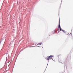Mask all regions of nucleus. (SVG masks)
<instances>
[{
	"instance_id": "20e7f679",
	"label": "nucleus",
	"mask_w": 73,
	"mask_h": 73,
	"mask_svg": "<svg viewBox=\"0 0 73 73\" xmlns=\"http://www.w3.org/2000/svg\"><path fill=\"white\" fill-rule=\"evenodd\" d=\"M31 47H33V46H29V48H31Z\"/></svg>"
},
{
	"instance_id": "f03ea898",
	"label": "nucleus",
	"mask_w": 73,
	"mask_h": 73,
	"mask_svg": "<svg viewBox=\"0 0 73 73\" xmlns=\"http://www.w3.org/2000/svg\"><path fill=\"white\" fill-rule=\"evenodd\" d=\"M58 27L59 28H60V31H62V32H63L64 33H65V31H64L63 30H62V29H61V26H60V22L59 23Z\"/></svg>"
},
{
	"instance_id": "7ed1b4c3",
	"label": "nucleus",
	"mask_w": 73,
	"mask_h": 73,
	"mask_svg": "<svg viewBox=\"0 0 73 73\" xmlns=\"http://www.w3.org/2000/svg\"><path fill=\"white\" fill-rule=\"evenodd\" d=\"M42 44V43H39L38 44V45H41Z\"/></svg>"
},
{
	"instance_id": "f257e3e1",
	"label": "nucleus",
	"mask_w": 73,
	"mask_h": 73,
	"mask_svg": "<svg viewBox=\"0 0 73 73\" xmlns=\"http://www.w3.org/2000/svg\"><path fill=\"white\" fill-rule=\"evenodd\" d=\"M53 55H50V56H49L48 57L46 58V60H50V59H51V58H52L53 57Z\"/></svg>"
},
{
	"instance_id": "39448f33",
	"label": "nucleus",
	"mask_w": 73,
	"mask_h": 73,
	"mask_svg": "<svg viewBox=\"0 0 73 73\" xmlns=\"http://www.w3.org/2000/svg\"><path fill=\"white\" fill-rule=\"evenodd\" d=\"M58 33H59V32H58Z\"/></svg>"
}]
</instances>
